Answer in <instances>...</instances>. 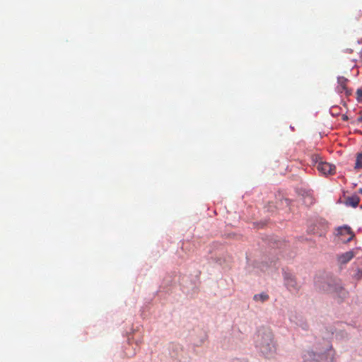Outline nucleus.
<instances>
[{
	"mask_svg": "<svg viewBox=\"0 0 362 362\" xmlns=\"http://www.w3.org/2000/svg\"><path fill=\"white\" fill-rule=\"evenodd\" d=\"M314 285L321 291L336 293L341 298H345L346 296L341 281L329 272L317 273L314 279Z\"/></svg>",
	"mask_w": 362,
	"mask_h": 362,
	"instance_id": "nucleus-1",
	"label": "nucleus"
},
{
	"mask_svg": "<svg viewBox=\"0 0 362 362\" xmlns=\"http://www.w3.org/2000/svg\"><path fill=\"white\" fill-rule=\"evenodd\" d=\"M256 348L266 358L274 356L276 346L272 331L269 328H259L254 338Z\"/></svg>",
	"mask_w": 362,
	"mask_h": 362,
	"instance_id": "nucleus-2",
	"label": "nucleus"
},
{
	"mask_svg": "<svg viewBox=\"0 0 362 362\" xmlns=\"http://www.w3.org/2000/svg\"><path fill=\"white\" fill-rule=\"evenodd\" d=\"M303 362H333L334 351L332 346L327 345L326 350L322 352L315 353L313 351H307L303 356Z\"/></svg>",
	"mask_w": 362,
	"mask_h": 362,
	"instance_id": "nucleus-3",
	"label": "nucleus"
},
{
	"mask_svg": "<svg viewBox=\"0 0 362 362\" xmlns=\"http://www.w3.org/2000/svg\"><path fill=\"white\" fill-rule=\"evenodd\" d=\"M283 276L284 285L288 290L298 291L300 288V284L292 272L283 269Z\"/></svg>",
	"mask_w": 362,
	"mask_h": 362,
	"instance_id": "nucleus-4",
	"label": "nucleus"
},
{
	"mask_svg": "<svg viewBox=\"0 0 362 362\" xmlns=\"http://www.w3.org/2000/svg\"><path fill=\"white\" fill-rule=\"evenodd\" d=\"M317 168L320 173L327 175L333 174L335 172L336 167L329 163L320 161L317 163Z\"/></svg>",
	"mask_w": 362,
	"mask_h": 362,
	"instance_id": "nucleus-5",
	"label": "nucleus"
},
{
	"mask_svg": "<svg viewBox=\"0 0 362 362\" xmlns=\"http://www.w3.org/2000/svg\"><path fill=\"white\" fill-rule=\"evenodd\" d=\"M347 81L348 79L344 76H339L337 78L338 86L337 87V91L339 93L344 92L347 95H351V91L347 88L346 85Z\"/></svg>",
	"mask_w": 362,
	"mask_h": 362,
	"instance_id": "nucleus-6",
	"label": "nucleus"
},
{
	"mask_svg": "<svg viewBox=\"0 0 362 362\" xmlns=\"http://www.w3.org/2000/svg\"><path fill=\"white\" fill-rule=\"evenodd\" d=\"M289 320L296 326L301 327L303 329H308V324L301 317L296 314L291 313L289 316Z\"/></svg>",
	"mask_w": 362,
	"mask_h": 362,
	"instance_id": "nucleus-7",
	"label": "nucleus"
},
{
	"mask_svg": "<svg viewBox=\"0 0 362 362\" xmlns=\"http://www.w3.org/2000/svg\"><path fill=\"white\" fill-rule=\"evenodd\" d=\"M337 235L340 236L349 235V238L346 240H344L346 242H350L354 237V234L352 232L351 228L348 226L339 227L337 228Z\"/></svg>",
	"mask_w": 362,
	"mask_h": 362,
	"instance_id": "nucleus-8",
	"label": "nucleus"
},
{
	"mask_svg": "<svg viewBox=\"0 0 362 362\" xmlns=\"http://www.w3.org/2000/svg\"><path fill=\"white\" fill-rule=\"evenodd\" d=\"M360 202V197L356 194L345 198L344 204L347 206L356 208L358 206Z\"/></svg>",
	"mask_w": 362,
	"mask_h": 362,
	"instance_id": "nucleus-9",
	"label": "nucleus"
},
{
	"mask_svg": "<svg viewBox=\"0 0 362 362\" xmlns=\"http://www.w3.org/2000/svg\"><path fill=\"white\" fill-rule=\"evenodd\" d=\"M329 332H331V334L333 336L335 332V337L337 340H346L349 339V334L343 330V329H334L333 327H329Z\"/></svg>",
	"mask_w": 362,
	"mask_h": 362,
	"instance_id": "nucleus-10",
	"label": "nucleus"
},
{
	"mask_svg": "<svg viewBox=\"0 0 362 362\" xmlns=\"http://www.w3.org/2000/svg\"><path fill=\"white\" fill-rule=\"evenodd\" d=\"M354 257L353 251L346 252L338 257V261L341 264H345Z\"/></svg>",
	"mask_w": 362,
	"mask_h": 362,
	"instance_id": "nucleus-11",
	"label": "nucleus"
},
{
	"mask_svg": "<svg viewBox=\"0 0 362 362\" xmlns=\"http://www.w3.org/2000/svg\"><path fill=\"white\" fill-rule=\"evenodd\" d=\"M269 299V296L264 292L255 294L253 296V300L257 303H264Z\"/></svg>",
	"mask_w": 362,
	"mask_h": 362,
	"instance_id": "nucleus-12",
	"label": "nucleus"
},
{
	"mask_svg": "<svg viewBox=\"0 0 362 362\" xmlns=\"http://www.w3.org/2000/svg\"><path fill=\"white\" fill-rule=\"evenodd\" d=\"M354 168L355 169H361L362 168V153H359L357 154Z\"/></svg>",
	"mask_w": 362,
	"mask_h": 362,
	"instance_id": "nucleus-13",
	"label": "nucleus"
},
{
	"mask_svg": "<svg viewBox=\"0 0 362 362\" xmlns=\"http://www.w3.org/2000/svg\"><path fill=\"white\" fill-rule=\"evenodd\" d=\"M281 244L282 243L280 240H278L274 238H271L269 240V245L272 247H280Z\"/></svg>",
	"mask_w": 362,
	"mask_h": 362,
	"instance_id": "nucleus-14",
	"label": "nucleus"
},
{
	"mask_svg": "<svg viewBox=\"0 0 362 362\" xmlns=\"http://www.w3.org/2000/svg\"><path fill=\"white\" fill-rule=\"evenodd\" d=\"M274 263V266L276 267V262L274 261H271L270 264L267 262H262L257 267H259L262 271H265L269 267L272 266V264Z\"/></svg>",
	"mask_w": 362,
	"mask_h": 362,
	"instance_id": "nucleus-15",
	"label": "nucleus"
},
{
	"mask_svg": "<svg viewBox=\"0 0 362 362\" xmlns=\"http://www.w3.org/2000/svg\"><path fill=\"white\" fill-rule=\"evenodd\" d=\"M314 202L313 197L308 193H306V195L303 198V203L307 205H311Z\"/></svg>",
	"mask_w": 362,
	"mask_h": 362,
	"instance_id": "nucleus-16",
	"label": "nucleus"
},
{
	"mask_svg": "<svg viewBox=\"0 0 362 362\" xmlns=\"http://www.w3.org/2000/svg\"><path fill=\"white\" fill-rule=\"evenodd\" d=\"M246 259H247V266L245 267V269L247 270V272L248 273H252L254 272L255 266L252 265L250 263V260L247 256L246 257Z\"/></svg>",
	"mask_w": 362,
	"mask_h": 362,
	"instance_id": "nucleus-17",
	"label": "nucleus"
},
{
	"mask_svg": "<svg viewBox=\"0 0 362 362\" xmlns=\"http://www.w3.org/2000/svg\"><path fill=\"white\" fill-rule=\"evenodd\" d=\"M354 277L356 279V280H360L362 279V267L361 268H358L356 269V274L354 275Z\"/></svg>",
	"mask_w": 362,
	"mask_h": 362,
	"instance_id": "nucleus-18",
	"label": "nucleus"
},
{
	"mask_svg": "<svg viewBox=\"0 0 362 362\" xmlns=\"http://www.w3.org/2000/svg\"><path fill=\"white\" fill-rule=\"evenodd\" d=\"M357 100H359L362 98V90L358 89L356 90Z\"/></svg>",
	"mask_w": 362,
	"mask_h": 362,
	"instance_id": "nucleus-19",
	"label": "nucleus"
},
{
	"mask_svg": "<svg viewBox=\"0 0 362 362\" xmlns=\"http://www.w3.org/2000/svg\"><path fill=\"white\" fill-rule=\"evenodd\" d=\"M172 357L177 358L178 361L180 362L182 361V359L180 358V354H178V353L175 354H172Z\"/></svg>",
	"mask_w": 362,
	"mask_h": 362,
	"instance_id": "nucleus-20",
	"label": "nucleus"
},
{
	"mask_svg": "<svg viewBox=\"0 0 362 362\" xmlns=\"http://www.w3.org/2000/svg\"><path fill=\"white\" fill-rule=\"evenodd\" d=\"M135 354H136V353H135V351H134L132 353H127H127H126V355H127L128 357H131V356H132L135 355Z\"/></svg>",
	"mask_w": 362,
	"mask_h": 362,
	"instance_id": "nucleus-21",
	"label": "nucleus"
},
{
	"mask_svg": "<svg viewBox=\"0 0 362 362\" xmlns=\"http://www.w3.org/2000/svg\"><path fill=\"white\" fill-rule=\"evenodd\" d=\"M231 362H246V361L244 360L236 358V359L233 360Z\"/></svg>",
	"mask_w": 362,
	"mask_h": 362,
	"instance_id": "nucleus-22",
	"label": "nucleus"
},
{
	"mask_svg": "<svg viewBox=\"0 0 362 362\" xmlns=\"http://www.w3.org/2000/svg\"><path fill=\"white\" fill-rule=\"evenodd\" d=\"M173 348H175V349L176 351H178L179 349H182L179 345L173 346Z\"/></svg>",
	"mask_w": 362,
	"mask_h": 362,
	"instance_id": "nucleus-23",
	"label": "nucleus"
},
{
	"mask_svg": "<svg viewBox=\"0 0 362 362\" xmlns=\"http://www.w3.org/2000/svg\"><path fill=\"white\" fill-rule=\"evenodd\" d=\"M284 202H286V204L287 205H289V204H290V202H290V200H289V199H285Z\"/></svg>",
	"mask_w": 362,
	"mask_h": 362,
	"instance_id": "nucleus-24",
	"label": "nucleus"
},
{
	"mask_svg": "<svg viewBox=\"0 0 362 362\" xmlns=\"http://www.w3.org/2000/svg\"><path fill=\"white\" fill-rule=\"evenodd\" d=\"M358 193H360L361 194H362V188L358 189Z\"/></svg>",
	"mask_w": 362,
	"mask_h": 362,
	"instance_id": "nucleus-25",
	"label": "nucleus"
},
{
	"mask_svg": "<svg viewBox=\"0 0 362 362\" xmlns=\"http://www.w3.org/2000/svg\"><path fill=\"white\" fill-rule=\"evenodd\" d=\"M343 119H344V120H346V119H348V117H347V116H346V115H345V116H344V118H343Z\"/></svg>",
	"mask_w": 362,
	"mask_h": 362,
	"instance_id": "nucleus-26",
	"label": "nucleus"
},
{
	"mask_svg": "<svg viewBox=\"0 0 362 362\" xmlns=\"http://www.w3.org/2000/svg\"><path fill=\"white\" fill-rule=\"evenodd\" d=\"M359 122L362 121V117L358 119Z\"/></svg>",
	"mask_w": 362,
	"mask_h": 362,
	"instance_id": "nucleus-27",
	"label": "nucleus"
},
{
	"mask_svg": "<svg viewBox=\"0 0 362 362\" xmlns=\"http://www.w3.org/2000/svg\"><path fill=\"white\" fill-rule=\"evenodd\" d=\"M136 344H139V341L136 339Z\"/></svg>",
	"mask_w": 362,
	"mask_h": 362,
	"instance_id": "nucleus-28",
	"label": "nucleus"
},
{
	"mask_svg": "<svg viewBox=\"0 0 362 362\" xmlns=\"http://www.w3.org/2000/svg\"><path fill=\"white\" fill-rule=\"evenodd\" d=\"M360 207H361V209H362V205Z\"/></svg>",
	"mask_w": 362,
	"mask_h": 362,
	"instance_id": "nucleus-29",
	"label": "nucleus"
}]
</instances>
